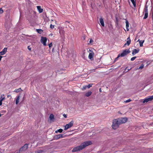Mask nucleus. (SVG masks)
Segmentation results:
<instances>
[{
  "instance_id": "nucleus-1",
  "label": "nucleus",
  "mask_w": 153,
  "mask_h": 153,
  "mask_svg": "<svg viewBox=\"0 0 153 153\" xmlns=\"http://www.w3.org/2000/svg\"><path fill=\"white\" fill-rule=\"evenodd\" d=\"M92 144V143L91 141L84 142L82 143L79 146L74 148L72 151V152H75L82 150L87 146L91 145Z\"/></svg>"
},
{
  "instance_id": "nucleus-2",
  "label": "nucleus",
  "mask_w": 153,
  "mask_h": 153,
  "mask_svg": "<svg viewBox=\"0 0 153 153\" xmlns=\"http://www.w3.org/2000/svg\"><path fill=\"white\" fill-rule=\"evenodd\" d=\"M120 124L117 119H114L113 122V124L112 125V128L114 129H116L119 127Z\"/></svg>"
},
{
  "instance_id": "nucleus-3",
  "label": "nucleus",
  "mask_w": 153,
  "mask_h": 153,
  "mask_svg": "<svg viewBox=\"0 0 153 153\" xmlns=\"http://www.w3.org/2000/svg\"><path fill=\"white\" fill-rule=\"evenodd\" d=\"M130 52V51L129 49H125L123 51L122 53L120 54V53L118 54L117 56V58H119L120 56L123 57Z\"/></svg>"
},
{
  "instance_id": "nucleus-4",
  "label": "nucleus",
  "mask_w": 153,
  "mask_h": 153,
  "mask_svg": "<svg viewBox=\"0 0 153 153\" xmlns=\"http://www.w3.org/2000/svg\"><path fill=\"white\" fill-rule=\"evenodd\" d=\"M74 122L73 120L71 121L69 123L67 124L65 126V130H66L72 127L74 124Z\"/></svg>"
},
{
  "instance_id": "nucleus-5",
  "label": "nucleus",
  "mask_w": 153,
  "mask_h": 153,
  "mask_svg": "<svg viewBox=\"0 0 153 153\" xmlns=\"http://www.w3.org/2000/svg\"><path fill=\"white\" fill-rule=\"evenodd\" d=\"M119 122L120 124L125 123L127 121V118L126 117L121 118L120 119H118Z\"/></svg>"
},
{
  "instance_id": "nucleus-6",
  "label": "nucleus",
  "mask_w": 153,
  "mask_h": 153,
  "mask_svg": "<svg viewBox=\"0 0 153 153\" xmlns=\"http://www.w3.org/2000/svg\"><path fill=\"white\" fill-rule=\"evenodd\" d=\"M47 41V39L46 37H42L41 39V42L43 44L44 46H46V42Z\"/></svg>"
},
{
  "instance_id": "nucleus-7",
  "label": "nucleus",
  "mask_w": 153,
  "mask_h": 153,
  "mask_svg": "<svg viewBox=\"0 0 153 153\" xmlns=\"http://www.w3.org/2000/svg\"><path fill=\"white\" fill-rule=\"evenodd\" d=\"M153 99V95L150 96L149 97L146 98L143 101V103H145V102H147L149 101H150L152 100Z\"/></svg>"
},
{
  "instance_id": "nucleus-8",
  "label": "nucleus",
  "mask_w": 153,
  "mask_h": 153,
  "mask_svg": "<svg viewBox=\"0 0 153 153\" xmlns=\"http://www.w3.org/2000/svg\"><path fill=\"white\" fill-rule=\"evenodd\" d=\"M28 148V145L27 144H25L23 147L21 148L20 150L19 151L20 152H22V149L23 148H25V150H26Z\"/></svg>"
},
{
  "instance_id": "nucleus-9",
  "label": "nucleus",
  "mask_w": 153,
  "mask_h": 153,
  "mask_svg": "<svg viewBox=\"0 0 153 153\" xmlns=\"http://www.w3.org/2000/svg\"><path fill=\"white\" fill-rule=\"evenodd\" d=\"M140 50L139 49H134L132 50V54L133 55H134L135 54L138 53Z\"/></svg>"
},
{
  "instance_id": "nucleus-10",
  "label": "nucleus",
  "mask_w": 153,
  "mask_h": 153,
  "mask_svg": "<svg viewBox=\"0 0 153 153\" xmlns=\"http://www.w3.org/2000/svg\"><path fill=\"white\" fill-rule=\"evenodd\" d=\"M131 42V40L130 38V37H129L127 39V41L126 42V43L124 45H127L128 46L130 44Z\"/></svg>"
},
{
  "instance_id": "nucleus-11",
  "label": "nucleus",
  "mask_w": 153,
  "mask_h": 153,
  "mask_svg": "<svg viewBox=\"0 0 153 153\" xmlns=\"http://www.w3.org/2000/svg\"><path fill=\"white\" fill-rule=\"evenodd\" d=\"M99 20L101 24V25H102V26L103 27H104L105 25L103 19L101 17L100 19Z\"/></svg>"
},
{
  "instance_id": "nucleus-12",
  "label": "nucleus",
  "mask_w": 153,
  "mask_h": 153,
  "mask_svg": "<svg viewBox=\"0 0 153 153\" xmlns=\"http://www.w3.org/2000/svg\"><path fill=\"white\" fill-rule=\"evenodd\" d=\"M37 7L38 10L40 13H42L43 12V9L41 8V7L40 6H37Z\"/></svg>"
},
{
  "instance_id": "nucleus-13",
  "label": "nucleus",
  "mask_w": 153,
  "mask_h": 153,
  "mask_svg": "<svg viewBox=\"0 0 153 153\" xmlns=\"http://www.w3.org/2000/svg\"><path fill=\"white\" fill-rule=\"evenodd\" d=\"M137 41H138L139 42L140 46V47H142L143 46V44L144 43V41L142 40H140L139 39H138Z\"/></svg>"
},
{
  "instance_id": "nucleus-14",
  "label": "nucleus",
  "mask_w": 153,
  "mask_h": 153,
  "mask_svg": "<svg viewBox=\"0 0 153 153\" xmlns=\"http://www.w3.org/2000/svg\"><path fill=\"white\" fill-rule=\"evenodd\" d=\"M126 27L127 30V31H129V30L128 29V27H129V23L128 21L127 20L126 21Z\"/></svg>"
},
{
  "instance_id": "nucleus-15",
  "label": "nucleus",
  "mask_w": 153,
  "mask_h": 153,
  "mask_svg": "<svg viewBox=\"0 0 153 153\" xmlns=\"http://www.w3.org/2000/svg\"><path fill=\"white\" fill-rule=\"evenodd\" d=\"M92 92L91 91H89L85 94V96L87 97H88L90 96L92 94Z\"/></svg>"
},
{
  "instance_id": "nucleus-16",
  "label": "nucleus",
  "mask_w": 153,
  "mask_h": 153,
  "mask_svg": "<svg viewBox=\"0 0 153 153\" xmlns=\"http://www.w3.org/2000/svg\"><path fill=\"white\" fill-rule=\"evenodd\" d=\"M144 12L145 13H148V7L147 5H145L144 9Z\"/></svg>"
},
{
  "instance_id": "nucleus-17",
  "label": "nucleus",
  "mask_w": 153,
  "mask_h": 153,
  "mask_svg": "<svg viewBox=\"0 0 153 153\" xmlns=\"http://www.w3.org/2000/svg\"><path fill=\"white\" fill-rule=\"evenodd\" d=\"M94 56V53H89L88 56V58L90 59H91L92 58H93Z\"/></svg>"
},
{
  "instance_id": "nucleus-18",
  "label": "nucleus",
  "mask_w": 153,
  "mask_h": 153,
  "mask_svg": "<svg viewBox=\"0 0 153 153\" xmlns=\"http://www.w3.org/2000/svg\"><path fill=\"white\" fill-rule=\"evenodd\" d=\"M131 1L133 4L134 7H136V1L134 0H131Z\"/></svg>"
},
{
  "instance_id": "nucleus-19",
  "label": "nucleus",
  "mask_w": 153,
  "mask_h": 153,
  "mask_svg": "<svg viewBox=\"0 0 153 153\" xmlns=\"http://www.w3.org/2000/svg\"><path fill=\"white\" fill-rule=\"evenodd\" d=\"M54 138L55 140H58L60 138L59 135V134L54 136Z\"/></svg>"
},
{
  "instance_id": "nucleus-20",
  "label": "nucleus",
  "mask_w": 153,
  "mask_h": 153,
  "mask_svg": "<svg viewBox=\"0 0 153 153\" xmlns=\"http://www.w3.org/2000/svg\"><path fill=\"white\" fill-rule=\"evenodd\" d=\"M20 96H18L17 97V98L16 101V104H17L19 102V100L20 99Z\"/></svg>"
},
{
  "instance_id": "nucleus-21",
  "label": "nucleus",
  "mask_w": 153,
  "mask_h": 153,
  "mask_svg": "<svg viewBox=\"0 0 153 153\" xmlns=\"http://www.w3.org/2000/svg\"><path fill=\"white\" fill-rule=\"evenodd\" d=\"M49 118L51 120H52L54 118V116L53 114H51L49 116Z\"/></svg>"
},
{
  "instance_id": "nucleus-22",
  "label": "nucleus",
  "mask_w": 153,
  "mask_h": 153,
  "mask_svg": "<svg viewBox=\"0 0 153 153\" xmlns=\"http://www.w3.org/2000/svg\"><path fill=\"white\" fill-rule=\"evenodd\" d=\"M1 100V101H3L5 99V98L4 97V94H2L1 95V98H0Z\"/></svg>"
},
{
  "instance_id": "nucleus-23",
  "label": "nucleus",
  "mask_w": 153,
  "mask_h": 153,
  "mask_svg": "<svg viewBox=\"0 0 153 153\" xmlns=\"http://www.w3.org/2000/svg\"><path fill=\"white\" fill-rule=\"evenodd\" d=\"M1 51L5 54L7 52V48H4Z\"/></svg>"
},
{
  "instance_id": "nucleus-24",
  "label": "nucleus",
  "mask_w": 153,
  "mask_h": 153,
  "mask_svg": "<svg viewBox=\"0 0 153 153\" xmlns=\"http://www.w3.org/2000/svg\"><path fill=\"white\" fill-rule=\"evenodd\" d=\"M62 131H63V130L61 128H60V129H59L57 130L56 131H55V132L56 133H57L58 132H59V133H62Z\"/></svg>"
},
{
  "instance_id": "nucleus-25",
  "label": "nucleus",
  "mask_w": 153,
  "mask_h": 153,
  "mask_svg": "<svg viewBox=\"0 0 153 153\" xmlns=\"http://www.w3.org/2000/svg\"><path fill=\"white\" fill-rule=\"evenodd\" d=\"M148 17V13H145L144 16L143 17V19H146V18H147Z\"/></svg>"
},
{
  "instance_id": "nucleus-26",
  "label": "nucleus",
  "mask_w": 153,
  "mask_h": 153,
  "mask_svg": "<svg viewBox=\"0 0 153 153\" xmlns=\"http://www.w3.org/2000/svg\"><path fill=\"white\" fill-rule=\"evenodd\" d=\"M92 84H89L87 85H86V86H87V88H89L90 87H92Z\"/></svg>"
},
{
  "instance_id": "nucleus-27",
  "label": "nucleus",
  "mask_w": 153,
  "mask_h": 153,
  "mask_svg": "<svg viewBox=\"0 0 153 153\" xmlns=\"http://www.w3.org/2000/svg\"><path fill=\"white\" fill-rule=\"evenodd\" d=\"M4 11L2 8H0V14H2L3 13Z\"/></svg>"
},
{
  "instance_id": "nucleus-28",
  "label": "nucleus",
  "mask_w": 153,
  "mask_h": 153,
  "mask_svg": "<svg viewBox=\"0 0 153 153\" xmlns=\"http://www.w3.org/2000/svg\"><path fill=\"white\" fill-rule=\"evenodd\" d=\"M144 67V65L143 64H142L140 66L139 68V69H142Z\"/></svg>"
},
{
  "instance_id": "nucleus-29",
  "label": "nucleus",
  "mask_w": 153,
  "mask_h": 153,
  "mask_svg": "<svg viewBox=\"0 0 153 153\" xmlns=\"http://www.w3.org/2000/svg\"><path fill=\"white\" fill-rule=\"evenodd\" d=\"M54 27V25H53L52 24H51L50 26V28L51 29H53Z\"/></svg>"
},
{
  "instance_id": "nucleus-30",
  "label": "nucleus",
  "mask_w": 153,
  "mask_h": 153,
  "mask_svg": "<svg viewBox=\"0 0 153 153\" xmlns=\"http://www.w3.org/2000/svg\"><path fill=\"white\" fill-rule=\"evenodd\" d=\"M136 57H137L136 56H134L131 58V61H134L136 58Z\"/></svg>"
},
{
  "instance_id": "nucleus-31",
  "label": "nucleus",
  "mask_w": 153,
  "mask_h": 153,
  "mask_svg": "<svg viewBox=\"0 0 153 153\" xmlns=\"http://www.w3.org/2000/svg\"><path fill=\"white\" fill-rule=\"evenodd\" d=\"M86 88H87V86L86 85H85L83 86V87L82 88V89L83 90H85Z\"/></svg>"
},
{
  "instance_id": "nucleus-32",
  "label": "nucleus",
  "mask_w": 153,
  "mask_h": 153,
  "mask_svg": "<svg viewBox=\"0 0 153 153\" xmlns=\"http://www.w3.org/2000/svg\"><path fill=\"white\" fill-rule=\"evenodd\" d=\"M37 30L38 32L39 33H41L42 32V30L41 29H38Z\"/></svg>"
},
{
  "instance_id": "nucleus-33",
  "label": "nucleus",
  "mask_w": 153,
  "mask_h": 153,
  "mask_svg": "<svg viewBox=\"0 0 153 153\" xmlns=\"http://www.w3.org/2000/svg\"><path fill=\"white\" fill-rule=\"evenodd\" d=\"M60 135V138H62L64 137L63 134H59Z\"/></svg>"
},
{
  "instance_id": "nucleus-34",
  "label": "nucleus",
  "mask_w": 153,
  "mask_h": 153,
  "mask_svg": "<svg viewBox=\"0 0 153 153\" xmlns=\"http://www.w3.org/2000/svg\"><path fill=\"white\" fill-rule=\"evenodd\" d=\"M131 101V100L130 99H129L128 100H126L125 102H128Z\"/></svg>"
},
{
  "instance_id": "nucleus-35",
  "label": "nucleus",
  "mask_w": 153,
  "mask_h": 153,
  "mask_svg": "<svg viewBox=\"0 0 153 153\" xmlns=\"http://www.w3.org/2000/svg\"><path fill=\"white\" fill-rule=\"evenodd\" d=\"M5 54L2 51L0 52V55H3L4 54Z\"/></svg>"
},
{
  "instance_id": "nucleus-36",
  "label": "nucleus",
  "mask_w": 153,
  "mask_h": 153,
  "mask_svg": "<svg viewBox=\"0 0 153 153\" xmlns=\"http://www.w3.org/2000/svg\"><path fill=\"white\" fill-rule=\"evenodd\" d=\"M20 89H21L20 88L19 89H16L15 90V91L16 92H18L20 90Z\"/></svg>"
},
{
  "instance_id": "nucleus-37",
  "label": "nucleus",
  "mask_w": 153,
  "mask_h": 153,
  "mask_svg": "<svg viewBox=\"0 0 153 153\" xmlns=\"http://www.w3.org/2000/svg\"><path fill=\"white\" fill-rule=\"evenodd\" d=\"M93 42V40L92 39H91L90 40V41H89V43H91Z\"/></svg>"
},
{
  "instance_id": "nucleus-38",
  "label": "nucleus",
  "mask_w": 153,
  "mask_h": 153,
  "mask_svg": "<svg viewBox=\"0 0 153 153\" xmlns=\"http://www.w3.org/2000/svg\"><path fill=\"white\" fill-rule=\"evenodd\" d=\"M27 48L30 51H31V48L30 47V46H28L27 47Z\"/></svg>"
},
{
  "instance_id": "nucleus-39",
  "label": "nucleus",
  "mask_w": 153,
  "mask_h": 153,
  "mask_svg": "<svg viewBox=\"0 0 153 153\" xmlns=\"http://www.w3.org/2000/svg\"><path fill=\"white\" fill-rule=\"evenodd\" d=\"M49 48H50V47H51L52 46V43L51 42L50 44H49Z\"/></svg>"
},
{
  "instance_id": "nucleus-40",
  "label": "nucleus",
  "mask_w": 153,
  "mask_h": 153,
  "mask_svg": "<svg viewBox=\"0 0 153 153\" xmlns=\"http://www.w3.org/2000/svg\"><path fill=\"white\" fill-rule=\"evenodd\" d=\"M7 98H9L10 97V98H11V96L10 95H7Z\"/></svg>"
},
{
  "instance_id": "nucleus-41",
  "label": "nucleus",
  "mask_w": 153,
  "mask_h": 153,
  "mask_svg": "<svg viewBox=\"0 0 153 153\" xmlns=\"http://www.w3.org/2000/svg\"><path fill=\"white\" fill-rule=\"evenodd\" d=\"M63 116H64V117H65V118H66L67 117V115L66 114H64L63 115Z\"/></svg>"
},
{
  "instance_id": "nucleus-42",
  "label": "nucleus",
  "mask_w": 153,
  "mask_h": 153,
  "mask_svg": "<svg viewBox=\"0 0 153 153\" xmlns=\"http://www.w3.org/2000/svg\"><path fill=\"white\" fill-rule=\"evenodd\" d=\"M2 101H1V100H0V105H1L2 104Z\"/></svg>"
},
{
  "instance_id": "nucleus-43",
  "label": "nucleus",
  "mask_w": 153,
  "mask_h": 153,
  "mask_svg": "<svg viewBox=\"0 0 153 153\" xmlns=\"http://www.w3.org/2000/svg\"><path fill=\"white\" fill-rule=\"evenodd\" d=\"M42 152V151L41 150H39V152H38L37 153H41Z\"/></svg>"
},
{
  "instance_id": "nucleus-44",
  "label": "nucleus",
  "mask_w": 153,
  "mask_h": 153,
  "mask_svg": "<svg viewBox=\"0 0 153 153\" xmlns=\"http://www.w3.org/2000/svg\"><path fill=\"white\" fill-rule=\"evenodd\" d=\"M82 39L83 40H84L85 39V36H84L82 37Z\"/></svg>"
},
{
  "instance_id": "nucleus-45",
  "label": "nucleus",
  "mask_w": 153,
  "mask_h": 153,
  "mask_svg": "<svg viewBox=\"0 0 153 153\" xmlns=\"http://www.w3.org/2000/svg\"><path fill=\"white\" fill-rule=\"evenodd\" d=\"M131 68H130V69H127V71L126 72H128V71H129L130 69H131Z\"/></svg>"
},
{
  "instance_id": "nucleus-46",
  "label": "nucleus",
  "mask_w": 153,
  "mask_h": 153,
  "mask_svg": "<svg viewBox=\"0 0 153 153\" xmlns=\"http://www.w3.org/2000/svg\"><path fill=\"white\" fill-rule=\"evenodd\" d=\"M127 68H128V67H127L126 68H125V71H126V69H127Z\"/></svg>"
},
{
  "instance_id": "nucleus-47",
  "label": "nucleus",
  "mask_w": 153,
  "mask_h": 153,
  "mask_svg": "<svg viewBox=\"0 0 153 153\" xmlns=\"http://www.w3.org/2000/svg\"><path fill=\"white\" fill-rule=\"evenodd\" d=\"M26 150H25V148H23V149H22V151H25Z\"/></svg>"
},
{
  "instance_id": "nucleus-48",
  "label": "nucleus",
  "mask_w": 153,
  "mask_h": 153,
  "mask_svg": "<svg viewBox=\"0 0 153 153\" xmlns=\"http://www.w3.org/2000/svg\"><path fill=\"white\" fill-rule=\"evenodd\" d=\"M26 150H25V148H23V149H22V151H25Z\"/></svg>"
},
{
  "instance_id": "nucleus-49",
  "label": "nucleus",
  "mask_w": 153,
  "mask_h": 153,
  "mask_svg": "<svg viewBox=\"0 0 153 153\" xmlns=\"http://www.w3.org/2000/svg\"><path fill=\"white\" fill-rule=\"evenodd\" d=\"M100 92L101 91V89H100Z\"/></svg>"
},
{
  "instance_id": "nucleus-50",
  "label": "nucleus",
  "mask_w": 153,
  "mask_h": 153,
  "mask_svg": "<svg viewBox=\"0 0 153 153\" xmlns=\"http://www.w3.org/2000/svg\"><path fill=\"white\" fill-rule=\"evenodd\" d=\"M118 58H117V57L116 58V59H117Z\"/></svg>"
}]
</instances>
